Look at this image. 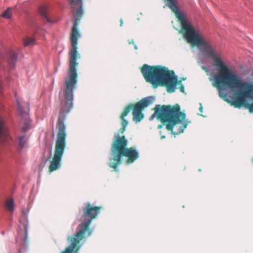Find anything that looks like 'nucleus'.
Returning <instances> with one entry per match:
<instances>
[{
    "mask_svg": "<svg viewBox=\"0 0 253 253\" xmlns=\"http://www.w3.org/2000/svg\"><path fill=\"white\" fill-rule=\"evenodd\" d=\"M189 43L192 46L201 47L202 52L214 61L215 66L218 69V74L213 76L215 82L213 85L218 89L221 98L228 101L227 95L224 92L223 87L225 85L232 89L236 88L245 89L240 91L238 95L233 98V104L235 106H242L245 104L247 98L253 97V84L243 82L238 75L233 73L217 54L216 49L203 34Z\"/></svg>",
    "mask_w": 253,
    "mask_h": 253,
    "instance_id": "nucleus-1",
    "label": "nucleus"
},
{
    "mask_svg": "<svg viewBox=\"0 0 253 253\" xmlns=\"http://www.w3.org/2000/svg\"><path fill=\"white\" fill-rule=\"evenodd\" d=\"M70 0L72 3L79 5V7L74 13L76 17L75 22L71 33L72 49L69 52V68L67 71L68 77L65 78V111H70L73 108V91L76 89L78 82L77 67L79 64L76 60L81 58V55L77 51L78 39L80 37L79 30L77 26L84 13L82 0Z\"/></svg>",
    "mask_w": 253,
    "mask_h": 253,
    "instance_id": "nucleus-2",
    "label": "nucleus"
},
{
    "mask_svg": "<svg viewBox=\"0 0 253 253\" xmlns=\"http://www.w3.org/2000/svg\"><path fill=\"white\" fill-rule=\"evenodd\" d=\"M101 207H93L90 204H87L84 208V214L80 220L82 222L76 229V233L68 237L70 245L62 253H79L87 238L92 233V230L89 228L93 219L99 213Z\"/></svg>",
    "mask_w": 253,
    "mask_h": 253,
    "instance_id": "nucleus-3",
    "label": "nucleus"
},
{
    "mask_svg": "<svg viewBox=\"0 0 253 253\" xmlns=\"http://www.w3.org/2000/svg\"><path fill=\"white\" fill-rule=\"evenodd\" d=\"M141 72L145 81L152 84L154 88L159 86H165L169 93L173 92L177 84L180 85V91L184 92V86L172 71L169 70L162 66H150L144 64L141 68Z\"/></svg>",
    "mask_w": 253,
    "mask_h": 253,
    "instance_id": "nucleus-4",
    "label": "nucleus"
},
{
    "mask_svg": "<svg viewBox=\"0 0 253 253\" xmlns=\"http://www.w3.org/2000/svg\"><path fill=\"white\" fill-rule=\"evenodd\" d=\"M127 140L124 136L121 137L119 133H116L111 149V155L108 165L114 169L115 171L119 170L118 167L122 163L121 157L128 158L126 164L133 163L139 158V152L135 147L127 148Z\"/></svg>",
    "mask_w": 253,
    "mask_h": 253,
    "instance_id": "nucleus-5",
    "label": "nucleus"
},
{
    "mask_svg": "<svg viewBox=\"0 0 253 253\" xmlns=\"http://www.w3.org/2000/svg\"><path fill=\"white\" fill-rule=\"evenodd\" d=\"M155 117L162 123H168L166 128L171 130L174 135L183 132L190 123L185 119L186 115L183 112H154L149 120L152 121Z\"/></svg>",
    "mask_w": 253,
    "mask_h": 253,
    "instance_id": "nucleus-6",
    "label": "nucleus"
},
{
    "mask_svg": "<svg viewBox=\"0 0 253 253\" xmlns=\"http://www.w3.org/2000/svg\"><path fill=\"white\" fill-rule=\"evenodd\" d=\"M69 112H61L58 116L57 127L58 129L57 140L55 142V154L49 166L50 172L59 169L61 166L62 157L66 146V125L65 122L67 119V114Z\"/></svg>",
    "mask_w": 253,
    "mask_h": 253,
    "instance_id": "nucleus-7",
    "label": "nucleus"
},
{
    "mask_svg": "<svg viewBox=\"0 0 253 253\" xmlns=\"http://www.w3.org/2000/svg\"><path fill=\"white\" fill-rule=\"evenodd\" d=\"M167 5L174 12L178 22L181 25V33L188 43L190 42L201 35L199 31L196 30L190 24L185 14L181 12L176 4L175 0H166Z\"/></svg>",
    "mask_w": 253,
    "mask_h": 253,
    "instance_id": "nucleus-8",
    "label": "nucleus"
},
{
    "mask_svg": "<svg viewBox=\"0 0 253 253\" xmlns=\"http://www.w3.org/2000/svg\"><path fill=\"white\" fill-rule=\"evenodd\" d=\"M156 101L155 96H149L141 99L136 103H130L127 105L124 111H143L152 105Z\"/></svg>",
    "mask_w": 253,
    "mask_h": 253,
    "instance_id": "nucleus-9",
    "label": "nucleus"
},
{
    "mask_svg": "<svg viewBox=\"0 0 253 253\" xmlns=\"http://www.w3.org/2000/svg\"><path fill=\"white\" fill-rule=\"evenodd\" d=\"M30 209H29L27 211L25 210H22V215H21L19 219L20 225H19V228L21 229L22 227L25 231V237L24 241L25 243L27 242L28 241V214L29 212Z\"/></svg>",
    "mask_w": 253,
    "mask_h": 253,
    "instance_id": "nucleus-10",
    "label": "nucleus"
},
{
    "mask_svg": "<svg viewBox=\"0 0 253 253\" xmlns=\"http://www.w3.org/2000/svg\"><path fill=\"white\" fill-rule=\"evenodd\" d=\"M151 111H180V106L176 104L173 106L156 105Z\"/></svg>",
    "mask_w": 253,
    "mask_h": 253,
    "instance_id": "nucleus-11",
    "label": "nucleus"
},
{
    "mask_svg": "<svg viewBox=\"0 0 253 253\" xmlns=\"http://www.w3.org/2000/svg\"><path fill=\"white\" fill-rule=\"evenodd\" d=\"M19 115L24 119V125L22 127V130L26 133L30 128L32 120L29 118V112H19Z\"/></svg>",
    "mask_w": 253,
    "mask_h": 253,
    "instance_id": "nucleus-12",
    "label": "nucleus"
},
{
    "mask_svg": "<svg viewBox=\"0 0 253 253\" xmlns=\"http://www.w3.org/2000/svg\"><path fill=\"white\" fill-rule=\"evenodd\" d=\"M17 55L14 51L10 50L7 53V63L9 65V70H13L15 67L17 61Z\"/></svg>",
    "mask_w": 253,
    "mask_h": 253,
    "instance_id": "nucleus-13",
    "label": "nucleus"
},
{
    "mask_svg": "<svg viewBox=\"0 0 253 253\" xmlns=\"http://www.w3.org/2000/svg\"><path fill=\"white\" fill-rule=\"evenodd\" d=\"M39 13L43 18L44 23H50L51 20L48 17V6L46 5H41L39 7Z\"/></svg>",
    "mask_w": 253,
    "mask_h": 253,
    "instance_id": "nucleus-14",
    "label": "nucleus"
},
{
    "mask_svg": "<svg viewBox=\"0 0 253 253\" xmlns=\"http://www.w3.org/2000/svg\"><path fill=\"white\" fill-rule=\"evenodd\" d=\"M5 207L6 210L10 212L12 214L13 213L14 210V203L13 199L10 198L8 199L5 203Z\"/></svg>",
    "mask_w": 253,
    "mask_h": 253,
    "instance_id": "nucleus-15",
    "label": "nucleus"
},
{
    "mask_svg": "<svg viewBox=\"0 0 253 253\" xmlns=\"http://www.w3.org/2000/svg\"><path fill=\"white\" fill-rule=\"evenodd\" d=\"M52 157V147L46 148L43 152V159L45 163H46Z\"/></svg>",
    "mask_w": 253,
    "mask_h": 253,
    "instance_id": "nucleus-16",
    "label": "nucleus"
},
{
    "mask_svg": "<svg viewBox=\"0 0 253 253\" xmlns=\"http://www.w3.org/2000/svg\"><path fill=\"white\" fill-rule=\"evenodd\" d=\"M144 117L142 112H133V120L136 123L141 122Z\"/></svg>",
    "mask_w": 253,
    "mask_h": 253,
    "instance_id": "nucleus-17",
    "label": "nucleus"
},
{
    "mask_svg": "<svg viewBox=\"0 0 253 253\" xmlns=\"http://www.w3.org/2000/svg\"><path fill=\"white\" fill-rule=\"evenodd\" d=\"M19 144L21 149H23L26 146L27 139L26 138L25 135L19 136Z\"/></svg>",
    "mask_w": 253,
    "mask_h": 253,
    "instance_id": "nucleus-18",
    "label": "nucleus"
},
{
    "mask_svg": "<svg viewBox=\"0 0 253 253\" xmlns=\"http://www.w3.org/2000/svg\"><path fill=\"white\" fill-rule=\"evenodd\" d=\"M35 40L33 38L26 37L24 39L23 43L25 46L32 45L34 44Z\"/></svg>",
    "mask_w": 253,
    "mask_h": 253,
    "instance_id": "nucleus-19",
    "label": "nucleus"
},
{
    "mask_svg": "<svg viewBox=\"0 0 253 253\" xmlns=\"http://www.w3.org/2000/svg\"><path fill=\"white\" fill-rule=\"evenodd\" d=\"M129 112H124V113H123V114L121 115V118L122 119V126H123L125 128V127H126L127 125H128V122L124 118L125 117H126L128 113Z\"/></svg>",
    "mask_w": 253,
    "mask_h": 253,
    "instance_id": "nucleus-20",
    "label": "nucleus"
},
{
    "mask_svg": "<svg viewBox=\"0 0 253 253\" xmlns=\"http://www.w3.org/2000/svg\"><path fill=\"white\" fill-rule=\"evenodd\" d=\"M2 17L9 19L11 16V9L10 8H7L1 14Z\"/></svg>",
    "mask_w": 253,
    "mask_h": 253,
    "instance_id": "nucleus-21",
    "label": "nucleus"
},
{
    "mask_svg": "<svg viewBox=\"0 0 253 253\" xmlns=\"http://www.w3.org/2000/svg\"><path fill=\"white\" fill-rule=\"evenodd\" d=\"M30 109V106L29 103H27L26 104L25 107H23L21 108V110H29Z\"/></svg>",
    "mask_w": 253,
    "mask_h": 253,
    "instance_id": "nucleus-22",
    "label": "nucleus"
},
{
    "mask_svg": "<svg viewBox=\"0 0 253 253\" xmlns=\"http://www.w3.org/2000/svg\"><path fill=\"white\" fill-rule=\"evenodd\" d=\"M162 124H160V125H159L158 126V128L160 129V128H162V127H163V125H164L165 123H162Z\"/></svg>",
    "mask_w": 253,
    "mask_h": 253,
    "instance_id": "nucleus-23",
    "label": "nucleus"
},
{
    "mask_svg": "<svg viewBox=\"0 0 253 253\" xmlns=\"http://www.w3.org/2000/svg\"><path fill=\"white\" fill-rule=\"evenodd\" d=\"M203 109V107L202 106V104L200 103V107H199V111H202Z\"/></svg>",
    "mask_w": 253,
    "mask_h": 253,
    "instance_id": "nucleus-24",
    "label": "nucleus"
},
{
    "mask_svg": "<svg viewBox=\"0 0 253 253\" xmlns=\"http://www.w3.org/2000/svg\"><path fill=\"white\" fill-rule=\"evenodd\" d=\"M128 42H129V44H131V43L134 44V42H133V40H131V41L129 40L128 41Z\"/></svg>",
    "mask_w": 253,
    "mask_h": 253,
    "instance_id": "nucleus-25",
    "label": "nucleus"
},
{
    "mask_svg": "<svg viewBox=\"0 0 253 253\" xmlns=\"http://www.w3.org/2000/svg\"><path fill=\"white\" fill-rule=\"evenodd\" d=\"M198 115H201L202 116H203V117H206L207 116V115H203V114H198Z\"/></svg>",
    "mask_w": 253,
    "mask_h": 253,
    "instance_id": "nucleus-26",
    "label": "nucleus"
},
{
    "mask_svg": "<svg viewBox=\"0 0 253 253\" xmlns=\"http://www.w3.org/2000/svg\"><path fill=\"white\" fill-rule=\"evenodd\" d=\"M2 88V84L1 83V82H0V89Z\"/></svg>",
    "mask_w": 253,
    "mask_h": 253,
    "instance_id": "nucleus-27",
    "label": "nucleus"
},
{
    "mask_svg": "<svg viewBox=\"0 0 253 253\" xmlns=\"http://www.w3.org/2000/svg\"><path fill=\"white\" fill-rule=\"evenodd\" d=\"M120 23H121V24H120V25H121V26H122V24H123V20H122V19H121V20H120Z\"/></svg>",
    "mask_w": 253,
    "mask_h": 253,
    "instance_id": "nucleus-28",
    "label": "nucleus"
},
{
    "mask_svg": "<svg viewBox=\"0 0 253 253\" xmlns=\"http://www.w3.org/2000/svg\"><path fill=\"white\" fill-rule=\"evenodd\" d=\"M165 138V136H164V135H162V136H161V139H164V138Z\"/></svg>",
    "mask_w": 253,
    "mask_h": 253,
    "instance_id": "nucleus-29",
    "label": "nucleus"
},
{
    "mask_svg": "<svg viewBox=\"0 0 253 253\" xmlns=\"http://www.w3.org/2000/svg\"><path fill=\"white\" fill-rule=\"evenodd\" d=\"M134 48H135V49H137V45H134Z\"/></svg>",
    "mask_w": 253,
    "mask_h": 253,
    "instance_id": "nucleus-30",
    "label": "nucleus"
},
{
    "mask_svg": "<svg viewBox=\"0 0 253 253\" xmlns=\"http://www.w3.org/2000/svg\"><path fill=\"white\" fill-rule=\"evenodd\" d=\"M250 112L252 116H253V112Z\"/></svg>",
    "mask_w": 253,
    "mask_h": 253,
    "instance_id": "nucleus-31",
    "label": "nucleus"
},
{
    "mask_svg": "<svg viewBox=\"0 0 253 253\" xmlns=\"http://www.w3.org/2000/svg\"><path fill=\"white\" fill-rule=\"evenodd\" d=\"M203 69L205 70H207V69L206 67H204Z\"/></svg>",
    "mask_w": 253,
    "mask_h": 253,
    "instance_id": "nucleus-32",
    "label": "nucleus"
},
{
    "mask_svg": "<svg viewBox=\"0 0 253 253\" xmlns=\"http://www.w3.org/2000/svg\"><path fill=\"white\" fill-rule=\"evenodd\" d=\"M2 234H4V232H2Z\"/></svg>",
    "mask_w": 253,
    "mask_h": 253,
    "instance_id": "nucleus-33",
    "label": "nucleus"
}]
</instances>
